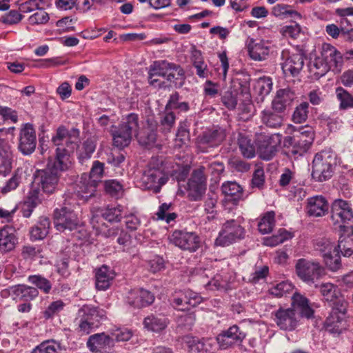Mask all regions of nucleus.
I'll list each match as a JSON object with an SVG mask.
<instances>
[{
	"label": "nucleus",
	"mask_w": 353,
	"mask_h": 353,
	"mask_svg": "<svg viewBox=\"0 0 353 353\" xmlns=\"http://www.w3.org/2000/svg\"><path fill=\"white\" fill-rule=\"evenodd\" d=\"M159 77H163L169 81L174 79L180 80L179 86L183 84L185 72L180 65L170 63L167 61H156L150 67L148 72V82L154 87H162L164 82L159 79Z\"/></svg>",
	"instance_id": "nucleus-3"
},
{
	"label": "nucleus",
	"mask_w": 353,
	"mask_h": 353,
	"mask_svg": "<svg viewBox=\"0 0 353 353\" xmlns=\"http://www.w3.org/2000/svg\"><path fill=\"white\" fill-rule=\"evenodd\" d=\"M307 212L309 216L319 217L327 213L329 203L323 196H314L307 199Z\"/></svg>",
	"instance_id": "nucleus-23"
},
{
	"label": "nucleus",
	"mask_w": 353,
	"mask_h": 353,
	"mask_svg": "<svg viewBox=\"0 0 353 353\" xmlns=\"http://www.w3.org/2000/svg\"><path fill=\"white\" fill-rule=\"evenodd\" d=\"M190 353H205L207 350L205 343L194 337H188L186 339Z\"/></svg>",
	"instance_id": "nucleus-63"
},
{
	"label": "nucleus",
	"mask_w": 353,
	"mask_h": 353,
	"mask_svg": "<svg viewBox=\"0 0 353 353\" xmlns=\"http://www.w3.org/2000/svg\"><path fill=\"white\" fill-rule=\"evenodd\" d=\"M336 248L343 256L350 257L353 255V239L350 237L341 238Z\"/></svg>",
	"instance_id": "nucleus-60"
},
{
	"label": "nucleus",
	"mask_w": 353,
	"mask_h": 353,
	"mask_svg": "<svg viewBox=\"0 0 353 353\" xmlns=\"http://www.w3.org/2000/svg\"><path fill=\"white\" fill-rule=\"evenodd\" d=\"M335 93L336 99L339 101V110H345L353 108V99L348 91L342 87H337Z\"/></svg>",
	"instance_id": "nucleus-45"
},
{
	"label": "nucleus",
	"mask_w": 353,
	"mask_h": 353,
	"mask_svg": "<svg viewBox=\"0 0 353 353\" xmlns=\"http://www.w3.org/2000/svg\"><path fill=\"white\" fill-rule=\"evenodd\" d=\"M332 310L325 321L326 329L332 333H340L343 328V322L345 317L347 308V301L341 295L336 300L330 302Z\"/></svg>",
	"instance_id": "nucleus-7"
},
{
	"label": "nucleus",
	"mask_w": 353,
	"mask_h": 353,
	"mask_svg": "<svg viewBox=\"0 0 353 353\" xmlns=\"http://www.w3.org/2000/svg\"><path fill=\"white\" fill-rule=\"evenodd\" d=\"M315 287L319 288V291L324 299L330 303L342 295L337 286L331 283H324L320 285H316Z\"/></svg>",
	"instance_id": "nucleus-41"
},
{
	"label": "nucleus",
	"mask_w": 353,
	"mask_h": 353,
	"mask_svg": "<svg viewBox=\"0 0 353 353\" xmlns=\"http://www.w3.org/2000/svg\"><path fill=\"white\" fill-rule=\"evenodd\" d=\"M331 219L341 230L352 228L353 211L350 203L342 199L335 200L331 206Z\"/></svg>",
	"instance_id": "nucleus-8"
},
{
	"label": "nucleus",
	"mask_w": 353,
	"mask_h": 353,
	"mask_svg": "<svg viewBox=\"0 0 353 353\" xmlns=\"http://www.w3.org/2000/svg\"><path fill=\"white\" fill-rule=\"evenodd\" d=\"M255 92L261 97V101H263L264 97L268 95L272 89V81L271 78L263 77L257 79L255 83Z\"/></svg>",
	"instance_id": "nucleus-44"
},
{
	"label": "nucleus",
	"mask_w": 353,
	"mask_h": 353,
	"mask_svg": "<svg viewBox=\"0 0 353 353\" xmlns=\"http://www.w3.org/2000/svg\"><path fill=\"white\" fill-rule=\"evenodd\" d=\"M128 299L130 305L135 307H143L154 302V296L150 291L140 288L132 290Z\"/></svg>",
	"instance_id": "nucleus-25"
},
{
	"label": "nucleus",
	"mask_w": 353,
	"mask_h": 353,
	"mask_svg": "<svg viewBox=\"0 0 353 353\" xmlns=\"http://www.w3.org/2000/svg\"><path fill=\"white\" fill-rule=\"evenodd\" d=\"M238 144L244 157L250 159L255 156V147L245 134L239 133Z\"/></svg>",
	"instance_id": "nucleus-39"
},
{
	"label": "nucleus",
	"mask_w": 353,
	"mask_h": 353,
	"mask_svg": "<svg viewBox=\"0 0 353 353\" xmlns=\"http://www.w3.org/2000/svg\"><path fill=\"white\" fill-rule=\"evenodd\" d=\"M221 191L227 199L234 203L239 201L243 196V188L236 182L228 181L223 183Z\"/></svg>",
	"instance_id": "nucleus-38"
},
{
	"label": "nucleus",
	"mask_w": 353,
	"mask_h": 353,
	"mask_svg": "<svg viewBox=\"0 0 353 353\" xmlns=\"http://www.w3.org/2000/svg\"><path fill=\"white\" fill-rule=\"evenodd\" d=\"M275 213L272 211L268 212L261 218L258 223L259 230L262 234H268L272 232L275 223Z\"/></svg>",
	"instance_id": "nucleus-49"
},
{
	"label": "nucleus",
	"mask_w": 353,
	"mask_h": 353,
	"mask_svg": "<svg viewBox=\"0 0 353 353\" xmlns=\"http://www.w3.org/2000/svg\"><path fill=\"white\" fill-rule=\"evenodd\" d=\"M292 237V234L285 229H280L276 234L264 239V244L267 246L274 247Z\"/></svg>",
	"instance_id": "nucleus-50"
},
{
	"label": "nucleus",
	"mask_w": 353,
	"mask_h": 353,
	"mask_svg": "<svg viewBox=\"0 0 353 353\" xmlns=\"http://www.w3.org/2000/svg\"><path fill=\"white\" fill-rule=\"evenodd\" d=\"M245 333L236 325L222 331L216 337V341L221 349H228L240 344L245 338Z\"/></svg>",
	"instance_id": "nucleus-16"
},
{
	"label": "nucleus",
	"mask_w": 353,
	"mask_h": 353,
	"mask_svg": "<svg viewBox=\"0 0 353 353\" xmlns=\"http://www.w3.org/2000/svg\"><path fill=\"white\" fill-rule=\"evenodd\" d=\"M192 181L188 182V197L190 200L197 201L202 199L205 190L206 185L192 183Z\"/></svg>",
	"instance_id": "nucleus-48"
},
{
	"label": "nucleus",
	"mask_w": 353,
	"mask_h": 353,
	"mask_svg": "<svg viewBox=\"0 0 353 353\" xmlns=\"http://www.w3.org/2000/svg\"><path fill=\"white\" fill-rule=\"evenodd\" d=\"M59 347L54 341H46L36 346L31 353H58Z\"/></svg>",
	"instance_id": "nucleus-61"
},
{
	"label": "nucleus",
	"mask_w": 353,
	"mask_h": 353,
	"mask_svg": "<svg viewBox=\"0 0 353 353\" xmlns=\"http://www.w3.org/2000/svg\"><path fill=\"white\" fill-rule=\"evenodd\" d=\"M323 259L327 268L332 272H336L341 268V256L338 250Z\"/></svg>",
	"instance_id": "nucleus-59"
},
{
	"label": "nucleus",
	"mask_w": 353,
	"mask_h": 353,
	"mask_svg": "<svg viewBox=\"0 0 353 353\" xmlns=\"http://www.w3.org/2000/svg\"><path fill=\"white\" fill-rule=\"evenodd\" d=\"M336 164V155L332 150H324L316 153L312 162V179L320 183L330 180Z\"/></svg>",
	"instance_id": "nucleus-4"
},
{
	"label": "nucleus",
	"mask_w": 353,
	"mask_h": 353,
	"mask_svg": "<svg viewBox=\"0 0 353 353\" xmlns=\"http://www.w3.org/2000/svg\"><path fill=\"white\" fill-rule=\"evenodd\" d=\"M285 146L288 148V152L292 156L303 155L312 145L311 135L307 139L296 138V137H286L284 141Z\"/></svg>",
	"instance_id": "nucleus-21"
},
{
	"label": "nucleus",
	"mask_w": 353,
	"mask_h": 353,
	"mask_svg": "<svg viewBox=\"0 0 353 353\" xmlns=\"http://www.w3.org/2000/svg\"><path fill=\"white\" fill-rule=\"evenodd\" d=\"M245 236V230L236 221H226L222 228L219 235L216 239L215 244L220 246H228Z\"/></svg>",
	"instance_id": "nucleus-10"
},
{
	"label": "nucleus",
	"mask_w": 353,
	"mask_h": 353,
	"mask_svg": "<svg viewBox=\"0 0 353 353\" xmlns=\"http://www.w3.org/2000/svg\"><path fill=\"white\" fill-rule=\"evenodd\" d=\"M10 292L14 296V299L26 302H30L39 294L38 290L36 288L26 285L12 286L10 288Z\"/></svg>",
	"instance_id": "nucleus-35"
},
{
	"label": "nucleus",
	"mask_w": 353,
	"mask_h": 353,
	"mask_svg": "<svg viewBox=\"0 0 353 353\" xmlns=\"http://www.w3.org/2000/svg\"><path fill=\"white\" fill-rule=\"evenodd\" d=\"M269 47L265 46L263 42L254 43L249 48L250 57L254 61H262L266 59L269 54Z\"/></svg>",
	"instance_id": "nucleus-43"
},
{
	"label": "nucleus",
	"mask_w": 353,
	"mask_h": 353,
	"mask_svg": "<svg viewBox=\"0 0 353 353\" xmlns=\"http://www.w3.org/2000/svg\"><path fill=\"white\" fill-rule=\"evenodd\" d=\"M50 221L47 216H41L35 225L31 228L30 235L32 240H41L49 232Z\"/></svg>",
	"instance_id": "nucleus-37"
},
{
	"label": "nucleus",
	"mask_w": 353,
	"mask_h": 353,
	"mask_svg": "<svg viewBox=\"0 0 353 353\" xmlns=\"http://www.w3.org/2000/svg\"><path fill=\"white\" fill-rule=\"evenodd\" d=\"M17 243L14 230L10 226H5L0 230V250L3 252L12 250Z\"/></svg>",
	"instance_id": "nucleus-34"
},
{
	"label": "nucleus",
	"mask_w": 353,
	"mask_h": 353,
	"mask_svg": "<svg viewBox=\"0 0 353 353\" xmlns=\"http://www.w3.org/2000/svg\"><path fill=\"white\" fill-rule=\"evenodd\" d=\"M44 194H46L42 191L39 186L35 185V183L33 182L31 190H30L26 201L33 206L37 207L45 199Z\"/></svg>",
	"instance_id": "nucleus-54"
},
{
	"label": "nucleus",
	"mask_w": 353,
	"mask_h": 353,
	"mask_svg": "<svg viewBox=\"0 0 353 353\" xmlns=\"http://www.w3.org/2000/svg\"><path fill=\"white\" fill-rule=\"evenodd\" d=\"M112 345L113 339L103 332L91 335L87 341V346L92 352H107Z\"/></svg>",
	"instance_id": "nucleus-24"
},
{
	"label": "nucleus",
	"mask_w": 353,
	"mask_h": 353,
	"mask_svg": "<svg viewBox=\"0 0 353 353\" xmlns=\"http://www.w3.org/2000/svg\"><path fill=\"white\" fill-rule=\"evenodd\" d=\"M139 129V116L134 113L128 114L118 127L112 126L111 134L113 144L119 148L127 147L133 135H137Z\"/></svg>",
	"instance_id": "nucleus-5"
},
{
	"label": "nucleus",
	"mask_w": 353,
	"mask_h": 353,
	"mask_svg": "<svg viewBox=\"0 0 353 353\" xmlns=\"http://www.w3.org/2000/svg\"><path fill=\"white\" fill-rule=\"evenodd\" d=\"M202 302V297L190 290L181 292L175 296L172 302L173 307L180 310H189Z\"/></svg>",
	"instance_id": "nucleus-19"
},
{
	"label": "nucleus",
	"mask_w": 353,
	"mask_h": 353,
	"mask_svg": "<svg viewBox=\"0 0 353 353\" xmlns=\"http://www.w3.org/2000/svg\"><path fill=\"white\" fill-rule=\"evenodd\" d=\"M292 310L298 312L301 316L310 319L314 315V310L309 303V300L299 293H294L292 297Z\"/></svg>",
	"instance_id": "nucleus-31"
},
{
	"label": "nucleus",
	"mask_w": 353,
	"mask_h": 353,
	"mask_svg": "<svg viewBox=\"0 0 353 353\" xmlns=\"http://www.w3.org/2000/svg\"><path fill=\"white\" fill-rule=\"evenodd\" d=\"M79 318H82L91 323V325L99 327L101 321L105 318V311L99 307L90 305H84L78 311Z\"/></svg>",
	"instance_id": "nucleus-22"
},
{
	"label": "nucleus",
	"mask_w": 353,
	"mask_h": 353,
	"mask_svg": "<svg viewBox=\"0 0 353 353\" xmlns=\"http://www.w3.org/2000/svg\"><path fill=\"white\" fill-rule=\"evenodd\" d=\"M53 216L54 226L58 231H72L80 225L77 214L70 207L63 206L55 209Z\"/></svg>",
	"instance_id": "nucleus-9"
},
{
	"label": "nucleus",
	"mask_w": 353,
	"mask_h": 353,
	"mask_svg": "<svg viewBox=\"0 0 353 353\" xmlns=\"http://www.w3.org/2000/svg\"><path fill=\"white\" fill-rule=\"evenodd\" d=\"M298 277L308 285H312L325 275V268L319 262L307 259H299L295 265Z\"/></svg>",
	"instance_id": "nucleus-6"
},
{
	"label": "nucleus",
	"mask_w": 353,
	"mask_h": 353,
	"mask_svg": "<svg viewBox=\"0 0 353 353\" xmlns=\"http://www.w3.org/2000/svg\"><path fill=\"white\" fill-rule=\"evenodd\" d=\"M274 321L281 330L291 331L298 325V319L292 308L280 307L274 313Z\"/></svg>",
	"instance_id": "nucleus-18"
},
{
	"label": "nucleus",
	"mask_w": 353,
	"mask_h": 353,
	"mask_svg": "<svg viewBox=\"0 0 353 353\" xmlns=\"http://www.w3.org/2000/svg\"><path fill=\"white\" fill-rule=\"evenodd\" d=\"M97 188V180L84 174L77 184L76 192L79 197L88 201L94 195Z\"/></svg>",
	"instance_id": "nucleus-30"
},
{
	"label": "nucleus",
	"mask_w": 353,
	"mask_h": 353,
	"mask_svg": "<svg viewBox=\"0 0 353 353\" xmlns=\"http://www.w3.org/2000/svg\"><path fill=\"white\" fill-rule=\"evenodd\" d=\"M261 122L266 126L277 128L282 125L283 121V114L271 109H265L261 113Z\"/></svg>",
	"instance_id": "nucleus-36"
},
{
	"label": "nucleus",
	"mask_w": 353,
	"mask_h": 353,
	"mask_svg": "<svg viewBox=\"0 0 353 353\" xmlns=\"http://www.w3.org/2000/svg\"><path fill=\"white\" fill-rule=\"evenodd\" d=\"M294 99V93L290 89H280L273 99L271 108L273 110L283 114L288 106Z\"/></svg>",
	"instance_id": "nucleus-26"
},
{
	"label": "nucleus",
	"mask_w": 353,
	"mask_h": 353,
	"mask_svg": "<svg viewBox=\"0 0 353 353\" xmlns=\"http://www.w3.org/2000/svg\"><path fill=\"white\" fill-rule=\"evenodd\" d=\"M193 65L196 69V74L201 78L208 77L209 70L207 64L204 62L200 51H195L192 54Z\"/></svg>",
	"instance_id": "nucleus-46"
},
{
	"label": "nucleus",
	"mask_w": 353,
	"mask_h": 353,
	"mask_svg": "<svg viewBox=\"0 0 353 353\" xmlns=\"http://www.w3.org/2000/svg\"><path fill=\"white\" fill-rule=\"evenodd\" d=\"M169 171L167 170L163 157H152L147 170L141 177L142 186L154 193L161 191V187L168 180Z\"/></svg>",
	"instance_id": "nucleus-2"
},
{
	"label": "nucleus",
	"mask_w": 353,
	"mask_h": 353,
	"mask_svg": "<svg viewBox=\"0 0 353 353\" xmlns=\"http://www.w3.org/2000/svg\"><path fill=\"white\" fill-rule=\"evenodd\" d=\"M13 154L9 143L0 138V174L6 176L11 171Z\"/></svg>",
	"instance_id": "nucleus-27"
},
{
	"label": "nucleus",
	"mask_w": 353,
	"mask_h": 353,
	"mask_svg": "<svg viewBox=\"0 0 353 353\" xmlns=\"http://www.w3.org/2000/svg\"><path fill=\"white\" fill-rule=\"evenodd\" d=\"M283 61L281 63L283 73L285 75L294 77L302 70L304 65L303 56L299 53L290 54L283 50L281 53Z\"/></svg>",
	"instance_id": "nucleus-17"
},
{
	"label": "nucleus",
	"mask_w": 353,
	"mask_h": 353,
	"mask_svg": "<svg viewBox=\"0 0 353 353\" xmlns=\"http://www.w3.org/2000/svg\"><path fill=\"white\" fill-rule=\"evenodd\" d=\"M272 14L276 17L282 19L290 17L292 19H301V15L298 12L292 9L290 6L285 4H276L272 9Z\"/></svg>",
	"instance_id": "nucleus-40"
},
{
	"label": "nucleus",
	"mask_w": 353,
	"mask_h": 353,
	"mask_svg": "<svg viewBox=\"0 0 353 353\" xmlns=\"http://www.w3.org/2000/svg\"><path fill=\"white\" fill-rule=\"evenodd\" d=\"M225 130L219 126L208 129L196 138L198 148L203 152H206L208 148L219 146L225 139Z\"/></svg>",
	"instance_id": "nucleus-13"
},
{
	"label": "nucleus",
	"mask_w": 353,
	"mask_h": 353,
	"mask_svg": "<svg viewBox=\"0 0 353 353\" xmlns=\"http://www.w3.org/2000/svg\"><path fill=\"white\" fill-rule=\"evenodd\" d=\"M168 323V318L162 314H151L143 320L144 327L154 332L163 331L167 327Z\"/></svg>",
	"instance_id": "nucleus-33"
},
{
	"label": "nucleus",
	"mask_w": 353,
	"mask_h": 353,
	"mask_svg": "<svg viewBox=\"0 0 353 353\" xmlns=\"http://www.w3.org/2000/svg\"><path fill=\"white\" fill-rule=\"evenodd\" d=\"M315 249L320 252L323 258L337 250L334 243L327 239L318 240L315 244Z\"/></svg>",
	"instance_id": "nucleus-51"
},
{
	"label": "nucleus",
	"mask_w": 353,
	"mask_h": 353,
	"mask_svg": "<svg viewBox=\"0 0 353 353\" xmlns=\"http://www.w3.org/2000/svg\"><path fill=\"white\" fill-rule=\"evenodd\" d=\"M321 55L331 70L334 72L341 71L343 63V56L335 47L329 43L323 44Z\"/></svg>",
	"instance_id": "nucleus-20"
},
{
	"label": "nucleus",
	"mask_w": 353,
	"mask_h": 353,
	"mask_svg": "<svg viewBox=\"0 0 353 353\" xmlns=\"http://www.w3.org/2000/svg\"><path fill=\"white\" fill-rule=\"evenodd\" d=\"M175 121L176 115L174 112L165 108L163 115L160 121L162 132L164 134L170 132L175 125Z\"/></svg>",
	"instance_id": "nucleus-53"
},
{
	"label": "nucleus",
	"mask_w": 353,
	"mask_h": 353,
	"mask_svg": "<svg viewBox=\"0 0 353 353\" xmlns=\"http://www.w3.org/2000/svg\"><path fill=\"white\" fill-rule=\"evenodd\" d=\"M250 80V75L241 74L232 79L230 86L238 95H241L245 101H250L251 99Z\"/></svg>",
	"instance_id": "nucleus-29"
},
{
	"label": "nucleus",
	"mask_w": 353,
	"mask_h": 353,
	"mask_svg": "<svg viewBox=\"0 0 353 353\" xmlns=\"http://www.w3.org/2000/svg\"><path fill=\"white\" fill-rule=\"evenodd\" d=\"M179 94L176 92L172 94L165 105V109L170 111L178 110L179 112H187L190 107L188 102H180Z\"/></svg>",
	"instance_id": "nucleus-47"
},
{
	"label": "nucleus",
	"mask_w": 353,
	"mask_h": 353,
	"mask_svg": "<svg viewBox=\"0 0 353 353\" xmlns=\"http://www.w3.org/2000/svg\"><path fill=\"white\" fill-rule=\"evenodd\" d=\"M28 280L46 294L49 293L52 288L50 281L40 275H31L28 276Z\"/></svg>",
	"instance_id": "nucleus-58"
},
{
	"label": "nucleus",
	"mask_w": 353,
	"mask_h": 353,
	"mask_svg": "<svg viewBox=\"0 0 353 353\" xmlns=\"http://www.w3.org/2000/svg\"><path fill=\"white\" fill-rule=\"evenodd\" d=\"M104 189L107 194L113 197H119L123 192L122 185L116 180H108L105 181Z\"/></svg>",
	"instance_id": "nucleus-62"
},
{
	"label": "nucleus",
	"mask_w": 353,
	"mask_h": 353,
	"mask_svg": "<svg viewBox=\"0 0 353 353\" xmlns=\"http://www.w3.org/2000/svg\"><path fill=\"white\" fill-rule=\"evenodd\" d=\"M123 208L119 205L115 207H108L102 214L104 219L109 222H119L122 218Z\"/></svg>",
	"instance_id": "nucleus-57"
},
{
	"label": "nucleus",
	"mask_w": 353,
	"mask_h": 353,
	"mask_svg": "<svg viewBox=\"0 0 353 353\" xmlns=\"http://www.w3.org/2000/svg\"><path fill=\"white\" fill-rule=\"evenodd\" d=\"M36 145V132L33 125L30 123L24 124L19 132L18 150L23 155H30L35 150Z\"/></svg>",
	"instance_id": "nucleus-14"
},
{
	"label": "nucleus",
	"mask_w": 353,
	"mask_h": 353,
	"mask_svg": "<svg viewBox=\"0 0 353 353\" xmlns=\"http://www.w3.org/2000/svg\"><path fill=\"white\" fill-rule=\"evenodd\" d=\"M329 70H331V69L321 55L315 58L314 60L310 63V71L316 79H319L324 76Z\"/></svg>",
	"instance_id": "nucleus-42"
},
{
	"label": "nucleus",
	"mask_w": 353,
	"mask_h": 353,
	"mask_svg": "<svg viewBox=\"0 0 353 353\" xmlns=\"http://www.w3.org/2000/svg\"><path fill=\"white\" fill-rule=\"evenodd\" d=\"M23 176L22 168H17L14 170L12 177L6 182V185L1 188V192L6 194L15 190L21 182Z\"/></svg>",
	"instance_id": "nucleus-52"
},
{
	"label": "nucleus",
	"mask_w": 353,
	"mask_h": 353,
	"mask_svg": "<svg viewBox=\"0 0 353 353\" xmlns=\"http://www.w3.org/2000/svg\"><path fill=\"white\" fill-rule=\"evenodd\" d=\"M44 194H46L42 191L39 186L35 185V183L33 182L31 190H30L26 201L33 206L37 207L45 199Z\"/></svg>",
	"instance_id": "nucleus-55"
},
{
	"label": "nucleus",
	"mask_w": 353,
	"mask_h": 353,
	"mask_svg": "<svg viewBox=\"0 0 353 353\" xmlns=\"http://www.w3.org/2000/svg\"><path fill=\"white\" fill-rule=\"evenodd\" d=\"M309 103L302 102L297 105L292 114V120L296 123H302L307 119Z\"/></svg>",
	"instance_id": "nucleus-56"
},
{
	"label": "nucleus",
	"mask_w": 353,
	"mask_h": 353,
	"mask_svg": "<svg viewBox=\"0 0 353 353\" xmlns=\"http://www.w3.org/2000/svg\"><path fill=\"white\" fill-rule=\"evenodd\" d=\"M157 138V122L152 119H148L146 125L139 137L140 144L149 146L154 144Z\"/></svg>",
	"instance_id": "nucleus-32"
},
{
	"label": "nucleus",
	"mask_w": 353,
	"mask_h": 353,
	"mask_svg": "<svg viewBox=\"0 0 353 353\" xmlns=\"http://www.w3.org/2000/svg\"><path fill=\"white\" fill-rule=\"evenodd\" d=\"M59 174L47 166L43 170H37L34 174V183L39 186L42 191L49 195L53 194L57 189L59 181Z\"/></svg>",
	"instance_id": "nucleus-12"
},
{
	"label": "nucleus",
	"mask_w": 353,
	"mask_h": 353,
	"mask_svg": "<svg viewBox=\"0 0 353 353\" xmlns=\"http://www.w3.org/2000/svg\"><path fill=\"white\" fill-rule=\"evenodd\" d=\"M281 134L262 135L259 139V153L262 159L270 160L281 143Z\"/></svg>",
	"instance_id": "nucleus-15"
},
{
	"label": "nucleus",
	"mask_w": 353,
	"mask_h": 353,
	"mask_svg": "<svg viewBox=\"0 0 353 353\" xmlns=\"http://www.w3.org/2000/svg\"><path fill=\"white\" fill-rule=\"evenodd\" d=\"M170 241L176 247L189 252H196L201 245L200 237L193 232L174 230L170 236Z\"/></svg>",
	"instance_id": "nucleus-11"
},
{
	"label": "nucleus",
	"mask_w": 353,
	"mask_h": 353,
	"mask_svg": "<svg viewBox=\"0 0 353 353\" xmlns=\"http://www.w3.org/2000/svg\"><path fill=\"white\" fill-rule=\"evenodd\" d=\"M65 303L61 300H57L52 302L48 307L43 312V317L46 319L53 317L63 310Z\"/></svg>",
	"instance_id": "nucleus-64"
},
{
	"label": "nucleus",
	"mask_w": 353,
	"mask_h": 353,
	"mask_svg": "<svg viewBox=\"0 0 353 353\" xmlns=\"http://www.w3.org/2000/svg\"><path fill=\"white\" fill-rule=\"evenodd\" d=\"M115 276L114 272L108 265H103L95 270V286L98 290H106L110 287Z\"/></svg>",
	"instance_id": "nucleus-28"
},
{
	"label": "nucleus",
	"mask_w": 353,
	"mask_h": 353,
	"mask_svg": "<svg viewBox=\"0 0 353 353\" xmlns=\"http://www.w3.org/2000/svg\"><path fill=\"white\" fill-rule=\"evenodd\" d=\"M80 135L79 129L72 128L68 130L64 125H60L52 137V143L56 148V156L54 162L48 163L47 166L57 171H65L71 165L70 155L78 148Z\"/></svg>",
	"instance_id": "nucleus-1"
}]
</instances>
